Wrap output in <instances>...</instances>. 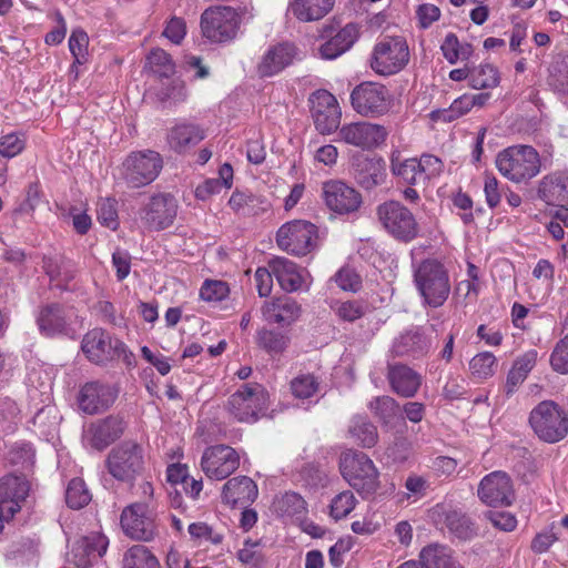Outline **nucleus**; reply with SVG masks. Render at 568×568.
Masks as SVG:
<instances>
[{
    "mask_svg": "<svg viewBox=\"0 0 568 568\" xmlns=\"http://www.w3.org/2000/svg\"><path fill=\"white\" fill-rule=\"evenodd\" d=\"M414 283L423 303L429 307L438 308L449 297V272L437 258H425L415 266Z\"/></svg>",
    "mask_w": 568,
    "mask_h": 568,
    "instance_id": "nucleus-1",
    "label": "nucleus"
},
{
    "mask_svg": "<svg viewBox=\"0 0 568 568\" xmlns=\"http://www.w3.org/2000/svg\"><path fill=\"white\" fill-rule=\"evenodd\" d=\"M339 468L344 479L363 497H372L379 487L378 470L373 460L362 452H346L341 456Z\"/></svg>",
    "mask_w": 568,
    "mask_h": 568,
    "instance_id": "nucleus-2",
    "label": "nucleus"
},
{
    "mask_svg": "<svg viewBox=\"0 0 568 568\" xmlns=\"http://www.w3.org/2000/svg\"><path fill=\"white\" fill-rule=\"evenodd\" d=\"M224 408L240 423H255L268 408V393L257 383L243 384L229 397Z\"/></svg>",
    "mask_w": 568,
    "mask_h": 568,
    "instance_id": "nucleus-3",
    "label": "nucleus"
},
{
    "mask_svg": "<svg viewBox=\"0 0 568 568\" xmlns=\"http://www.w3.org/2000/svg\"><path fill=\"white\" fill-rule=\"evenodd\" d=\"M499 172L514 182L536 176L541 166L538 152L529 144H513L496 159Z\"/></svg>",
    "mask_w": 568,
    "mask_h": 568,
    "instance_id": "nucleus-4",
    "label": "nucleus"
},
{
    "mask_svg": "<svg viewBox=\"0 0 568 568\" xmlns=\"http://www.w3.org/2000/svg\"><path fill=\"white\" fill-rule=\"evenodd\" d=\"M246 13L243 8L234 9L227 6L212 7L201 14V30L203 36L212 42L223 43L235 39Z\"/></svg>",
    "mask_w": 568,
    "mask_h": 568,
    "instance_id": "nucleus-5",
    "label": "nucleus"
},
{
    "mask_svg": "<svg viewBox=\"0 0 568 568\" xmlns=\"http://www.w3.org/2000/svg\"><path fill=\"white\" fill-rule=\"evenodd\" d=\"M163 168L160 153L152 150L131 152L119 168L120 178L131 189L152 183Z\"/></svg>",
    "mask_w": 568,
    "mask_h": 568,
    "instance_id": "nucleus-6",
    "label": "nucleus"
},
{
    "mask_svg": "<svg viewBox=\"0 0 568 568\" xmlns=\"http://www.w3.org/2000/svg\"><path fill=\"white\" fill-rule=\"evenodd\" d=\"M529 424L539 439L557 443L568 434V415L554 402L539 403L529 415Z\"/></svg>",
    "mask_w": 568,
    "mask_h": 568,
    "instance_id": "nucleus-7",
    "label": "nucleus"
},
{
    "mask_svg": "<svg viewBox=\"0 0 568 568\" xmlns=\"http://www.w3.org/2000/svg\"><path fill=\"white\" fill-rule=\"evenodd\" d=\"M378 221L397 241L408 243L417 237L419 227L414 214L398 201H387L377 206Z\"/></svg>",
    "mask_w": 568,
    "mask_h": 568,
    "instance_id": "nucleus-8",
    "label": "nucleus"
},
{
    "mask_svg": "<svg viewBox=\"0 0 568 568\" xmlns=\"http://www.w3.org/2000/svg\"><path fill=\"white\" fill-rule=\"evenodd\" d=\"M105 464L116 480L132 483L144 468L143 448L133 440H124L110 450Z\"/></svg>",
    "mask_w": 568,
    "mask_h": 568,
    "instance_id": "nucleus-9",
    "label": "nucleus"
},
{
    "mask_svg": "<svg viewBox=\"0 0 568 568\" xmlns=\"http://www.w3.org/2000/svg\"><path fill=\"white\" fill-rule=\"evenodd\" d=\"M316 226L307 221L294 220L283 224L276 233L278 247L292 255L303 256L314 247Z\"/></svg>",
    "mask_w": 568,
    "mask_h": 568,
    "instance_id": "nucleus-10",
    "label": "nucleus"
},
{
    "mask_svg": "<svg viewBox=\"0 0 568 568\" xmlns=\"http://www.w3.org/2000/svg\"><path fill=\"white\" fill-rule=\"evenodd\" d=\"M409 51L402 38H385L376 43L371 61L372 69L382 75L400 71L408 62Z\"/></svg>",
    "mask_w": 568,
    "mask_h": 568,
    "instance_id": "nucleus-11",
    "label": "nucleus"
},
{
    "mask_svg": "<svg viewBox=\"0 0 568 568\" xmlns=\"http://www.w3.org/2000/svg\"><path fill=\"white\" fill-rule=\"evenodd\" d=\"M81 348L87 358L97 365H105L125 352L124 343L102 328L89 331L82 338Z\"/></svg>",
    "mask_w": 568,
    "mask_h": 568,
    "instance_id": "nucleus-12",
    "label": "nucleus"
},
{
    "mask_svg": "<svg viewBox=\"0 0 568 568\" xmlns=\"http://www.w3.org/2000/svg\"><path fill=\"white\" fill-rule=\"evenodd\" d=\"M178 214V201L170 193H158L140 209L139 216L149 231H162L170 227Z\"/></svg>",
    "mask_w": 568,
    "mask_h": 568,
    "instance_id": "nucleus-13",
    "label": "nucleus"
},
{
    "mask_svg": "<svg viewBox=\"0 0 568 568\" xmlns=\"http://www.w3.org/2000/svg\"><path fill=\"white\" fill-rule=\"evenodd\" d=\"M120 521L124 532L132 539L150 541L158 534L154 515L146 500L125 507Z\"/></svg>",
    "mask_w": 568,
    "mask_h": 568,
    "instance_id": "nucleus-14",
    "label": "nucleus"
},
{
    "mask_svg": "<svg viewBox=\"0 0 568 568\" xmlns=\"http://www.w3.org/2000/svg\"><path fill=\"white\" fill-rule=\"evenodd\" d=\"M388 89L377 82H362L356 85L351 94L354 110L363 115H379L388 110Z\"/></svg>",
    "mask_w": 568,
    "mask_h": 568,
    "instance_id": "nucleus-15",
    "label": "nucleus"
},
{
    "mask_svg": "<svg viewBox=\"0 0 568 568\" xmlns=\"http://www.w3.org/2000/svg\"><path fill=\"white\" fill-rule=\"evenodd\" d=\"M240 466V456L227 445H215L206 448L201 459L204 474L214 480H222L232 475Z\"/></svg>",
    "mask_w": 568,
    "mask_h": 568,
    "instance_id": "nucleus-16",
    "label": "nucleus"
},
{
    "mask_svg": "<svg viewBox=\"0 0 568 568\" xmlns=\"http://www.w3.org/2000/svg\"><path fill=\"white\" fill-rule=\"evenodd\" d=\"M311 112L316 130L322 134L334 132L341 121L336 98L327 90H317L310 97Z\"/></svg>",
    "mask_w": 568,
    "mask_h": 568,
    "instance_id": "nucleus-17",
    "label": "nucleus"
},
{
    "mask_svg": "<svg viewBox=\"0 0 568 568\" xmlns=\"http://www.w3.org/2000/svg\"><path fill=\"white\" fill-rule=\"evenodd\" d=\"M478 497L491 507L511 505L515 493L508 474L497 470L486 475L479 483Z\"/></svg>",
    "mask_w": 568,
    "mask_h": 568,
    "instance_id": "nucleus-18",
    "label": "nucleus"
},
{
    "mask_svg": "<svg viewBox=\"0 0 568 568\" xmlns=\"http://www.w3.org/2000/svg\"><path fill=\"white\" fill-rule=\"evenodd\" d=\"M352 168L355 180L366 190L382 184L386 179L384 161L368 149L353 154Z\"/></svg>",
    "mask_w": 568,
    "mask_h": 568,
    "instance_id": "nucleus-19",
    "label": "nucleus"
},
{
    "mask_svg": "<svg viewBox=\"0 0 568 568\" xmlns=\"http://www.w3.org/2000/svg\"><path fill=\"white\" fill-rule=\"evenodd\" d=\"M118 397V390L109 384L93 381L85 383L78 395L80 410L97 415L110 408Z\"/></svg>",
    "mask_w": 568,
    "mask_h": 568,
    "instance_id": "nucleus-20",
    "label": "nucleus"
},
{
    "mask_svg": "<svg viewBox=\"0 0 568 568\" xmlns=\"http://www.w3.org/2000/svg\"><path fill=\"white\" fill-rule=\"evenodd\" d=\"M334 24H327L323 28V38L327 40L321 44L320 54L323 59L333 60L348 51L359 37V26L349 22L341 28L336 33Z\"/></svg>",
    "mask_w": 568,
    "mask_h": 568,
    "instance_id": "nucleus-21",
    "label": "nucleus"
},
{
    "mask_svg": "<svg viewBox=\"0 0 568 568\" xmlns=\"http://www.w3.org/2000/svg\"><path fill=\"white\" fill-rule=\"evenodd\" d=\"M323 197L327 207L339 214L357 211L362 204L359 192L342 181L323 183Z\"/></svg>",
    "mask_w": 568,
    "mask_h": 568,
    "instance_id": "nucleus-22",
    "label": "nucleus"
},
{
    "mask_svg": "<svg viewBox=\"0 0 568 568\" xmlns=\"http://www.w3.org/2000/svg\"><path fill=\"white\" fill-rule=\"evenodd\" d=\"M30 491L26 475L8 474L0 478V506L7 516L13 517L21 510Z\"/></svg>",
    "mask_w": 568,
    "mask_h": 568,
    "instance_id": "nucleus-23",
    "label": "nucleus"
},
{
    "mask_svg": "<svg viewBox=\"0 0 568 568\" xmlns=\"http://www.w3.org/2000/svg\"><path fill=\"white\" fill-rule=\"evenodd\" d=\"M126 427L124 419L118 415H109L90 424L87 438L92 448L101 452L119 439Z\"/></svg>",
    "mask_w": 568,
    "mask_h": 568,
    "instance_id": "nucleus-24",
    "label": "nucleus"
},
{
    "mask_svg": "<svg viewBox=\"0 0 568 568\" xmlns=\"http://www.w3.org/2000/svg\"><path fill=\"white\" fill-rule=\"evenodd\" d=\"M297 54L293 43L283 42L270 47L256 65V74L260 78H270L282 72L291 65Z\"/></svg>",
    "mask_w": 568,
    "mask_h": 568,
    "instance_id": "nucleus-25",
    "label": "nucleus"
},
{
    "mask_svg": "<svg viewBox=\"0 0 568 568\" xmlns=\"http://www.w3.org/2000/svg\"><path fill=\"white\" fill-rule=\"evenodd\" d=\"M386 377L390 389L405 398L414 397L422 385L420 374L404 364H388Z\"/></svg>",
    "mask_w": 568,
    "mask_h": 568,
    "instance_id": "nucleus-26",
    "label": "nucleus"
},
{
    "mask_svg": "<svg viewBox=\"0 0 568 568\" xmlns=\"http://www.w3.org/2000/svg\"><path fill=\"white\" fill-rule=\"evenodd\" d=\"M430 338L418 327L412 328L395 338L392 354L395 357L419 358L428 353Z\"/></svg>",
    "mask_w": 568,
    "mask_h": 568,
    "instance_id": "nucleus-27",
    "label": "nucleus"
},
{
    "mask_svg": "<svg viewBox=\"0 0 568 568\" xmlns=\"http://www.w3.org/2000/svg\"><path fill=\"white\" fill-rule=\"evenodd\" d=\"M108 548V539L99 534L80 538L73 546L72 561L79 568H87L95 559L102 557Z\"/></svg>",
    "mask_w": 568,
    "mask_h": 568,
    "instance_id": "nucleus-28",
    "label": "nucleus"
},
{
    "mask_svg": "<svg viewBox=\"0 0 568 568\" xmlns=\"http://www.w3.org/2000/svg\"><path fill=\"white\" fill-rule=\"evenodd\" d=\"M301 314V306L291 297L284 296L265 302L262 307L263 318L271 324L288 326Z\"/></svg>",
    "mask_w": 568,
    "mask_h": 568,
    "instance_id": "nucleus-29",
    "label": "nucleus"
},
{
    "mask_svg": "<svg viewBox=\"0 0 568 568\" xmlns=\"http://www.w3.org/2000/svg\"><path fill=\"white\" fill-rule=\"evenodd\" d=\"M256 484L247 476H239L229 479L222 490L223 503L231 506H245L253 503L257 497Z\"/></svg>",
    "mask_w": 568,
    "mask_h": 568,
    "instance_id": "nucleus-30",
    "label": "nucleus"
},
{
    "mask_svg": "<svg viewBox=\"0 0 568 568\" xmlns=\"http://www.w3.org/2000/svg\"><path fill=\"white\" fill-rule=\"evenodd\" d=\"M537 196L547 204L568 202V171L545 175L539 181Z\"/></svg>",
    "mask_w": 568,
    "mask_h": 568,
    "instance_id": "nucleus-31",
    "label": "nucleus"
},
{
    "mask_svg": "<svg viewBox=\"0 0 568 568\" xmlns=\"http://www.w3.org/2000/svg\"><path fill=\"white\" fill-rule=\"evenodd\" d=\"M339 135L343 142H363V143H376L384 142L387 138V131L384 126L359 122L352 123L341 129Z\"/></svg>",
    "mask_w": 568,
    "mask_h": 568,
    "instance_id": "nucleus-32",
    "label": "nucleus"
},
{
    "mask_svg": "<svg viewBox=\"0 0 568 568\" xmlns=\"http://www.w3.org/2000/svg\"><path fill=\"white\" fill-rule=\"evenodd\" d=\"M268 266L284 291L295 292L302 287L303 277L293 261L274 257L268 262Z\"/></svg>",
    "mask_w": 568,
    "mask_h": 568,
    "instance_id": "nucleus-33",
    "label": "nucleus"
},
{
    "mask_svg": "<svg viewBox=\"0 0 568 568\" xmlns=\"http://www.w3.org/2000/svg\"><path fill=\"white\" fill-rule=\"evenodd\" d=\"M37 323L43 335L53 336L63 333L68 325L64 308L55 303L41 307Z\"/></svg>",
    "mask_w": 568,
    "mask_h": 568,
    "instance_id": "nucleus-34",
    "label": "nucleus"
},
{
    "mask_svg": "<svg viewBox=\"0 0 568 568\" xmlns=\"http://www.w3.org/2000/svg\"><path fill=\"white\" fill-rule=\"evenodd\" d=\"M334 3L335 0H292L290 10L300 21H317L333 9Z\"/></svg>",
    "mask_w": 568,
    "mask_h": 568,
    "instance_id": "nucleus-35",
    "label": "nucleus"
},
{
    "mask_svg": "<svg viewBox=\"0 0 568 568\" xmlns=\"http://www.w3.org/2000/svg\"><path fill=\"white\" fill-rule=\"evenodd\" d=\"M537 362V351L530 349L524 355L518 357L511 369L507 375L506 393L510 395L515 392L518 385L523 384L527 378L529 372L534 368Z\"/></svg>",
    "mask_w": 568,
    "mask_h": 568,
    "instance_id": "nucleus-36",
    "label": "nucleus"
},
{
    "mask_svg": "<svg viewBox=\"0 0 568 568\" xmlns=\"http://www.w3.org/2000/svg\"><path fill=\"white\" fill-rule=\"evenodd\" d=\"M348 435L364 448H372L378 442L377 427L367 417L359 415L351 419Z\"/></svg>",
    "mask_w": 568,
    "mask_h": 568,
    "instance_id": "nucleus-37",
    "label": "nucleus"
},
{
    "mask_svg": "<svg viewBox=\"0 0 568 568\" xmlns=\"http://www.w3.org/2000/svg\"><path fill=\"white\" fill-rule=\"evenodd\" d=\"M230 207L245 215H256L260 211L266 210V202L250 191L235 189L229 200Z\"/></svg>",
    "mask_w": 568,
    "mask_h": 568,
    "instance_id": "nucleus-38",
    "label": "nucleus"
},
{
    "mask_svg": "<svg viewBox=\"0 0 568 568\" xmlns=\"http://www.w3.org/2000/svg\"><path fill=\"white\" fill-rule=\"evenodd\" d=\"M390 168L393 174L408 185L425 184L416 158L400 159L399 154L393 153Z\"/></svg>",
    "mask_w": 568,
    "mask_h": 568,
    "instance_id": "nucleus-39",
    "label": "nucleus"
},
{
    "mask_svg": "<svg viewBox=\"0 0 568 568\" xmlns=\"http://www.w3.org/2000/svg\"><path fill=\"white\" fill-rule=\"evenodd\" d=\"M445 525L452 534L463 540H469L477 535V527L470 517L459 510H449L445 516Z\"/></svg>",
    "mask_w": 568,
    "mask_h": 568,
    "instance_id": "nucleus-40",
    "label": "nucleus"
},
{
    "mask_svg": "<svg viewBox=\"0 0 568 568\" xmlns=\"http://www.w3.org/2000/svg\"><path fill=\"white\" fill-rule=\"evenodd\" d=\"M290 343V336L276 329L262 328L256 333V344L270 355L282 354Z\"/></svg>",
    "mask_w": 568,
    "mask_h": 568,
    "instance_id": "nucleus-41",
    "label": "nucleus"
},
{
    "mask_svg": "<svg viewBox=\"0 0 568 568\" xmlns=\"http://www.w3.org/2000/svg\"><path fill=\"white\" fill-rule=\"evenodd\" d=\"M499 82V71L490 63H481L470 69V87L476 90L496 88Z\"/></svg>",
    "mask_w": 568,
    "mask_h": 568,
    "instance_id": "nucleus-42",
    "label": "nucleus"
},
{
    "mask_svg": "<svg viewBox=\"0 0 568 568\" xmlns=\"http://www.w3.org/2000/svg\"><path fill=\"white\" fill-rule=\"evenodd\" d=\"M453 559L450 550L438 544L424 547L419 554V562L424 568H445Z\"/></svg>",
    "mask_w": 568,
    "mask_h": 568,
    "instance_id": "nucleus-43",
    "label": "nucleus"
},
{
    "mask_svg": "<svg viewBox=\"0 0 568 568\" xmlns=\"http://www.w3.org/2000/svg\"><path fill=\"white\" fill-rule=\"evenodd\" d=\"M369 410L384 425L393 423L399 413V404L390 396H376L368 403Z\"/></svg>",
    "mask_w": 568,
    "mask_h": 568,
    "instance_id": "nucleus-44",
    "label": "nucleus"
},
{
    "mask_svg": "<svg viewBox=\"0 0 568 568\" xmlns=\"http://www.w3.org/2000/svg\"><path fill=\"white\" fill-rule=\"evenodd\" d=\"M124 568H159L160 564L154 555L143 545L131 547L123 558Z\"/></svg>",
    "mask_w": 568,
    "mask_h": 568,
    "instance_id": "nucleus-45",
    "label": "nucleus"
},
{
    "mask_svg": "<svg viewBox=\"0 0 568 568\" xmlns=\"http://www.w3.org/2000/svg\"><path fill=\"white\" fill-rule=\"evenodd\" d=\"M207 138L206 130L193 122H181L170 131L171 142H200Z\"/></svg>",
    "mask_w": 568,
    "mask_h": 568,
    "instance_id": "nucleus-46",
    "label": "nucleus"
},
{
    "mask_svg": "<svg viewBox=\"0 0 568 568\" xmlns=\"http://www.w3.org/2000/svg\"><path fill=\"white\" fill-rule=\"evenodd\" d=\"M548 84L554 91L568 94V57H560L551 63Z\"/></svg>",
    "mask_w": 568,
    "mask_h": 568,
    "instance_id": "nucleus-47",
    "label": "nucleus"
},
{
    "mask_svg": "<svg viewBox=\"0 0 568 568\" xmlns=\"http://www.w3.org/2000/svg\"><path fill=\"white\" fill-rule=\"evenodd\" d=\"M92 496L81 478H73L65 490V501L70 508L81 509L87 506Z\"/></svg>",
    "mask_w": 568,
    "mask_h": 568,
    "instance_id": "nucleus-48",
    "label": "nucleus"
},
{
    "mask_svg": "<svg viewBox=\"0 0 568 568\" xmlns=\"http://www.w3.org/2000/svg\"><path fill=\"white\" fill-rule=\"evenodd\" d=\"M148 63L152 72L160 78H170L175 73V64L170 54L163 49L151 50L148 55Z\"/></svg>",
    "mask_w": 568,
    "mask_h": 568,
    "instance_id": "nucleus-49",
    "label": "nucleus"
},
{
    "mask_svg": "<svg viewBox=\"0 0 568 568\" xmlns=\"http://www.w3.org/2000/svg\"><path fill=\"white\" fill-rule=\"evenodd\" d=\"M496 357L490 352H483L475 355L469 362V369L474 377L486 379L496 372Z\"/></svg>",
    "mask_w": 568,
    "mask_h": 568,
    "instance_id": "nucleus-50",
    "label": "nucleus"
},
{
    "mask_svg": "<svg viewBox=\"0 0 568 568\" xmlns=\"http://www.w3.org/2000/svg\"><path fill=\"white\" fill-rule=\"evenodd\" d=\"M43 270L51 281L68 282L73 278L70 261L63 257H44Z\"/></svg>",
    "mask_w": 568,
    "mask_h": 568,
    "instance_id": "nucleus-51",
    "label": "nucleus"
},
{
    "mask_svg": "<svg viewBox=\"0 0 568 568\" xmlns=\"http://www.w3.org/2000/svg\"><path fill=\"white\" fill-rule=\"evenodd\" d=\"M97 217L101 225L115 231L119 227L116 200L114 197L101 199L98 203Z\"/></svg>",
    "mask_w": 568,
    "mask_h": 568,
    "instance_id": "nucleus-52",
    "label": "nucleus"
},
{
    "mask_svg": "<svg viewBox=\"0 0 568 568\" xmlns=\"http://www.w3.org/2000/svg\"><path fill=\"white\" fill-rule=\"evenodd\" d=\"M276 509L283 515L294 516L306 510L304 498L293 491L285 493L276 500Z\"/></svg>",
    "mask_w": 568,
    "mask_h": 568,
    "instance_id": "nucleus-53",
    "label": "nucleus"
},
{
    "mask_svg": "<svg viewBox=\"0 0 568 568\" xmlns=\"http://www.w3.org/2000/svg\"><path fill=\"white\" fill-rule=\"evenodd\" d=\"M229 294V284L219 280H205L200 290V296L205 302H220Z\"/></svg>",
    "mask_w": 568,
    "mask_h": 568,
    "instance_id": "nucleus-54",
    "label": "nucleus"
},
{
    "mask_svg": "<svg viewBox=\"0 0 568 568\" xmlns=\"http://www.w3.org/2000/svg\"><path fill=\"white\" fill-rule=\"evenodd\" d=\"M318 382L312 374H303L291 382V389L297 398H310L318 390Z\"/></svg>",
    "mask_w": 568,
    "mask_h": 568,
    "instance_id": "nucleus-55",
    "label": "nucleus"
},
{
    "mask_svg": "<svg viewBox=\"0 0 568 568\" xmlns=\"http://www.w3.org/2000/svg\"><path fill=\"white\" fill-rule=\"evenodd\" d=\"M356 505V498L349 490L336 495L331 503V516L336 520L346 517Z\"/></svg>",
    "mask_w": 568,
    "mask_h": 568,
    "instance_id": "nucleus-56",
    "label": "nucleus"
},
{
    "mask_svg": "<svg viewBox=\"0 0 568 568\" xmlns=\"http://www.w3.org/2000/svg\"><path fill=\"white\" fill-rule=\"evenodd\" d=\"M89 37L82 29H74L69 39V49L74 63L82 64L87 60Z\"/></svg>",
    "mask_w": 568,
    "mask_h": 568,
    "instance_id": "nucleus-57",
    "label": "nucleus"
},
{
    "mask_svg": "<svg viewBox=\"0 0 568 568\" xmlns=\"http://www.w3.org/2000/svg\"><path fill=\"white\" fill-rule=\"evenodd\" d=\"M470 99L468 94H464L463 97L456 99L449 109L442 111L432 112L433 119H442L444 121H453L465 113H467L471 109Z\"/></svg>",
    "mask_w": 568,
    "mask_h": 568,
    "instance_id": "nucleus-58",
    "label": "nucleus"
},
{
    "mask_svg": "<svg viewBox=\"0 0 568 568\" xmlns=\"http://www.w3.org/2000/svg\"><path fill=\"white\" fill-rule=\"evenodd\" d=\"M550 365L555 372L568 374V334L556 344L550 355Z\"/></svg>",
    "mask_w": 568,
    "mask_h": 568,
    "instance_id": "nucleus-59",
    "label": "nucleus"
},
{
    "mask_svg": "<svg viewBox=\"0 0 568 568\" xmlns=\"http://www.w3.org/2000/svg\"><path fill=\"white\" fill-rule=\"evenodd\" d=\"M8 459L14 466L29 469L34 464V452L29 444H21L10 449Z\"/></svg>",
    "mask_w": 568,
    "mask_h": 568,
    "instance_id": "nucleus-60",
    "label": "nucleus"
},
{
    "mask_svg": "<svg viewBox=\"0 0 568 568\" xmlns=\"http://www.w3.org/2000/svg\"><path fill=\"white\" fill-rule=\"evenodd\" d=\"M335 282L343 291L355 293L362 287L359 275L349 267H342L335 275Z\"/></svg>",
    "mask_w": 568,
    "mask_h": 568,
    "instance_id": "nucleus-61",
    "label": "nucleus"
},
{
    "mask_svg": "<svg viewBox=\"0 0 568 568\" xmlns=\"http://www.w3.org/2000/svg\"><path fill=\"white\" fill-rule=\"evenodd\" d=\"M419 163V172L423 176L424 182L437 176L443 170V162L439 158L432 154H423L420 159H417Z\"/></svg>",
    "mask_w": 568,
    "mask_h": 568,
    "instance_id": "nucleus-62",
    "label": "nucleus"
},
{
    "mask_svg": "<svg viewBox=\"0 0 568 568\" xmlns=\"http://www.w3.org/2000/svg\"><path fill=\"white\" fill-rule=\"evenodd\" d=\"M366 312V306L361 301H347L339 304L337 315L343 321L354 322L361 318Z\"/></svg>",
    "mask_w": 568,
    "mask_h": 568,
    "instance_id": "nucleus-63",
    "label": "nucleus"
},
{
    "mask_svg": "<svg viewBox=\"0 0 568 568\" xmlns=\"http://www.w3.org/2000/svg\"><path fill=\"white\" fill-rule=\"evenodd\" d=\"M186 34V24L182 18L173 17L168 22L163 36L174 44H180Z\"/></svg>",
    "mask_w": 568,
    "mask_h": 568,
    "instance_id": "nucleus-64",
    "label": "nucleus"
}]
</instances>
